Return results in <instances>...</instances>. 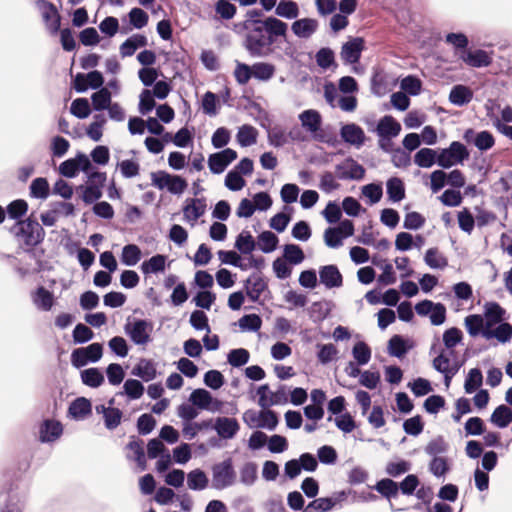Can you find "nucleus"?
I'll use <instances>...</instances> for the list:
<instances>
[{
	"label": "nucleus",
	"instance_id": "nucleus-19",
	"mask_svg": "<svg viewBox=\"0 0 512 512\" xmlns=\"http://www.w3.org/2000/svg\"><path fill=\"white\" fill-rule=\"evenodd\" d=\"M483 337L487 340L495 338L502 344L508 343L512 339V325L508 322H503L496 327L485 329Z\"/></svg>",
	"mask_w": 512,
	"mask_h": 512
},
{
	"label": "nucleus",
	"instance_id": "nucleus-23",
	"mask_svg": "<svg viewBox=\"0 0 512 512\" xmlns=\"http://www.w3.org/2000/svg\"><path fill=\"white\" fill-rule=\"evenodd\" d=\"M34 304L43 311H50L54 305V295L44 286H39L33 295Z\"/></svg>",
	"mask_w": 512,
	"mask_h": 512
},
{
	"label": "nucleus",
	"instance_id": "nucleus-11",
	"mask_svg": "<svg viewBox=\"0 0 512 512\" xmlns=\"http://www.w3.org/2000/svg\"><path fill=\"white\" fill-rule=\"evenodd\" d=\"M364 49V40L360 37L351 38L342 45L340 56L344 63L355 64L359 61Z\"/></svg>",
	"mask_w": 512,
	"mask_h": 512
},
{
	"label": "nucleus",
	"instance_id": "nucleus-4",
	"mask_svg": "<svg viewBox=\"0 0 512 512\" xmlns=\"http://www.w3.org/2000/svg\"><path fill=\"white\" fill-rule=\"evenodd\" d=\"M103 356V345L98 342L89 344L86 347L76 348L71 353V364L79 369L88 363H96Z\"/></svg>",
	"mask_w": 512,
	"mask_h": 512
},
{
	"label": "nucleus",
	"instance_id": "nucleus-28",
	"mask_svg": "<svg viewBox=\"0 0 512 512\" xmlns=\"http://www.w3.org/2000/svg\"><path fill=\"white\" fill-rule=\"evenodd\" d=\"M464 325L470 336L476 337L479 334L483 336L486 329V323L482 315L472 314L464 319Z\"/></svg>",
	"mask_w": 512,
	"mask_h": 512
},
{
	"label": "nucleus",
	"instance_id": "nucleus-49",
	"mask_svg": "<svg viewBox=\"0 0 512 512\" xmlns=\"http://www.w3.org/2000/svg\"><path fill=\"white\" fill-rule=\"evenodd\" d=\"M260 422L255 423V428H266L274 430L278 424V418L274 411L264 408L257 416Z\"/></svg>",
	"mask_w": 512,
	"mask_h": 512
},
{
	"label": "nucleus",
	"instance_id": "nucleus-12",
	"mask_svg": "<svg viewBox=\"0 0 512 512\" xmlns=\"http://www.w3.org/2000/svg\"><path fill=\"white\" fill-rule=\"evenodd\" d=\"M463 138L468 143H473L480 151H486L493 147L495 140L488 131L476 133L473 129H467Z\"/></svg>",
	"mask_w": 512,
	"mask_h": 512
},
{
	"label": "nucleus",
	"instance_id": "nucleus-31",
	"mask_svg": "<svg viewBox=\"0 0 512 512\" xmlns=\"http://www.w3.org/2000/svg\"><path fill=\"white\" fill-rule=\"evenodd\" d=\"M206 209V203L204 199L193 198L190 199V203L185 205L183 208L184 215L189 220H198Z\"/></svg>",
	"mask_w": 512,
	"mask_h": 512
},
{
	"label": "nucleus",
	"instance_id": "nucleus-10",
	"mask_svg": "<svg viewBox=\"0 0 512 512\" xmlns=\"http://www.w3.org/2000/svg\"><path fill=\"white\" fill-rule=\"evenodd\" d=\"M459 58L466 65L473 68L488 67L493 61V51L488 52L483 49H468L459 53Z\"/></svg>",
	"mask_w": 512,
	"mask_h": 512
},
{
	"label": "nucleus",
	"instance_id": "nucleus-7",
	"mask_svg": "<svg viewBox=\"0 0 512 512\" xmlns=\"http://www.w3.org/2000/svg\"><path fill=\"white\" fill-rule=\"evenodd\" d=\"M289 390L285 385L278 387L276 391H271L267 384L261 385L257 389L259 396L258 404L262 408H267L274 405H282L288 402Z\"/></svg>",
	"mask_w": 512,
	"mask_h": 512
},
{
	"label": "nucleus",
	"instance_id": "nucleus-3",
	"mask_svg": "<svg viewBox=\"0 0 512 512\" xmlns=\"http://www.w3.org/2000/svg\"><path fill=\"white\" fill-rule=\"evenodd\" d=\"M9 231L15 237L22 238L25 245L32 247L41 244L45 238L43 227L38 223L37 219L32 216L25 220L17 221Z\"/></svg>",
	"mask_w": 512,
	"mask_h": 512
},
{
	"label": "nucleus",
	"instance_id": "nucleus-37",
	"mask_svg": "<svg viewBox=\"0 0 512 512\" xmlns=\"http://www.w3.org/2000/svg\"><path fill=\"white\" fill-rule=\"evenodd\" d=\"M141 249L136 244H127L122 248L121 262L126 266H135L141 259Z\"/></svg>",
	"mask_w": 512,
	"mask_h": 512
},
{
	"label": "nucleus",
	"instance_id": "nucleus-32",
	"mask_svg": "<svg viewBox=\"0 0 512 512\" xmlns=\"http://www.w3.org/2000/svg\"><path fill=\"white\" fill-rule=\"evenodd\" d=\"M92 108L95 111H103L111 104L112 95L108 88H101L91 95Z\"/></svg>",
	"mask_w": 512,
	"mask_h": 512
},
{
	"label": "nucleus",
	"instance_id": "nucleus-56",
	"mask_svg": "<svg viewBox=\"0 0 512 512\" xmlns=\"http://www.w3.org/2000/svg\"><path fill=\"white\" fill-rule=\"evenodd\" d=\"M108 382L117 386L120 385L125 378V371L119 363H110L106 368Z\"/></svg>",
	"mask_w": 512,
	"mask_h": 512
},
{
	"label": "nucleus",
	"instance_id": "nucleus-44",
	"mask_svg": "<svg viewBox=\"0 0 512 512\" xmlns=\"http://www.w3.org/2000/svg\"><path fill=\"white\" fill-rule=\"evenodd\" d=\"M126 447L134 453V460L137 462L138 466L142 469H145L146 457L143 448V441L139 438H136L135 436H132Z\"/></svg>",
	"mask_w": 512,
	"mask_h": 512
},
{
	"label": "nucleus",
	"instance_id": "nucleus-59",
	"mask_svg": "<svg viewBox=\"0 0 512 512\" xmlns=\"http://www.w3.org/2000/svg\"><path fill=\"white\" fill-rule=\"evenodd\" d=\"M50 148L53 157L61 158L68 152L70 142L66 138L57 135L51 139Z\"/></svg>",
	"mask_w": 512,
	"mask_h": 512
},
{
	"label": "nucleus",
	"instance_id": "nucleus-53",
	"mask_svg": "<svg viewBox=\"0 0 512 512\" xmlns=\"http://www.w3.org/2000/svg\"><path fill=\"white\" fill-rule=\"evenodd\" d=\"M28 211V204L23 199H17L10 202L6 208L9 218L20 221Z\"/></svg>",
	"mask_w": 512,
	"mask_h": 512
},
{
	"label": "nucleus",
	"instance_id": "nucleus-1",
	"mask_svg": "<svg viewBox=\"0 0 512 512\" xmlns=\"http://www.w3.org/2000/svg\"><path fill=\"white\" fill-rule=\"evenodd\" d=\"M243 27L248 31L245 47L253 56L267 55L275 37L285 36L288 29L285 22L272 16L264 20L247 19Z\"/></svg>",
	"mask_w": 512,
	"mask_h": 512
},
{
	"label": "nucleus",
	"instance_id": "nucleus-17",
	"mask_svg": "<svg viewBox=\"0 0 512 512\" xmlns=\"http://www.w3.org/2000/svg\"><path fill=\"white\" fill-rule=\"evenodd\" d=\"M131 374L145 382L152 381L157 376L156 365L151 359L141 358L133 367Z\"/></svg>",
	"mask_w": 512,
	"mask_h": 512
},
{
	"label": "nucleus",
	"instance_id": "nucleus-63",
	"mask_svg": "<svg viewBox=\"0 0 512 512\" xmlns=\"http://www.w3.org/2000/svg\"><path fill=\"white\" fill-rule=\"evenodd\" d=\"M250 358L249 352L244 348L233 349L228 353L227 359L233 367H241L248 363Z\"/></svg>",
	"mask_w": 512,
	"mask_h": 512
},
{
	"label": "nucleus",
	"instance_id": "nucleus-61",
	"mask_svg": "<svg viewBox=\"0 0 512 512\" xmlns=\"http://www.w3.org/2000/svg\"><path fill=\"white\" fill-rule=\"evenodd\" d=\"M128 16H129L130 24L136 29H141L148 24L149 16L141 8H138V7L132 8L130 10Z\"/></svg>",
	"mask_w": 512,
	"mask_h": 512
},
{
	"label": "nucleus",
	"instance_id": "nucleus-5",
	"mask_svg": "<svg viewBox=\"0 0 512 512\" xmlns=\"http://www.w3.org/2000/svg\"><path fill=\"white\" fill-rule=\"evenodd\" d=\"M469 157V152L464 144L453 141L448 148L442 149L438 154L437 164L442 168H450L462 164Z\"/></svg>",
	"mask_w": 512,
	"mask_h": 512
},
{
	"label": "nucleus",
	"instance_id": "nucleus-30",
	"mask_svg": "<svg viewBox=\"0 0 512 512\" xmlns=\"http://www.w3.org/2000/svg\"><path fill=\"white\" fill-rule=\"evenodd\" d=\"M29 190L32 198L45 200L50 194L49 182L44 177H37L32 180Z\"/></svg>",
	"mask_w": 512,
	"mask_h": 512
},
{
	"label": "nucleus",
	"instance_id": "nucleus-25",
	"mask_svg": "<svg viewBox=\"0 0 512 512\" xmlns=\"http://www.w3.org/2000/svg\"><path fill=\"white\" fill-rule=\"evenodd\" d=\"M80 376L82 383L91 388H98L105 381L103 373L96 367L82 370Z\"/></svg>",
	"mask_w": 512,
	"mask_h": 512
},
{
	"label": "nucleus",
	"instance_id": "nucleus-21",
	"mask_svg": "<svg viewBox=\"0 0 512 512\" xmlns=\"http://www.w3.org/2000/svg\"><path fill=\"white\" fill-rule=\"evenodd\" d=\"M148 43L147 37L143 34H134L128 37L120 46L122 57L132 56L137 49L145 47Z\"/></svg>",
	"mask_w": 512,
	"mask_h": 512
},
{
	"label": "nucleus",
	"instance_id": "nucleus-52",
	"mask_svg": "<svg viewBox=\"0 0 512 512\" xmlns=\"http://www.w3.org/2000/svg\"><path fill=\"white\" fill-rule=\"evenodd\" d=\"M373 264L377 265L382 270V273L378 278L380 283L384 285H390L396 282V275L391 263L387 262L386 260H382L380 262L373 260Z\"/></svg>",
	"mask_w": 512,
	"mask_h": 512
},
{
	"label": "nucleus",
	"instance_id": "nucleus-47",
	"mask_svg": "<svg viewBox=\"0 0 512 512\" xmlns=\"http://www.w3.org/2000/svg\"><path fill=\"white\" fill-rule=\"evenodd\" d=\"M407 341L399 335H394L388 342V352L391 356L401 358L409 350Z\"/></svg>",
	"mask_w": 512,
	"mask_h": 512
},
{
	"label": "nucleus",
	"instance_id": "nucleus-48",
	"mask_svg": "<svg viewBox=\"0 0 512 512\" xmlns=\"http://www.w3.org/2000/svg\"><path fill=\"white\" fill-rule=\"evenodd\" d=\"M483 382V375L480 369H471L465 379L464 390L467 394L475 392Z\"/></svg>",
	"mask_w": 512,
	"mask_h": 512
},
{
	"label": "nucleus",
	"instance_id": "nucleus-16",
	"mask_svg": "<svg viewBox=\"0 0 512 512\" xmlns=\"http://www.w3.org/2000/svg\"><path fill=\"white\" fill-rule=\"evenodd\" d=\"M376 130L381 139L390 141L391 138L399 135L401 125L392 116H384L380 119Z\"/></svg>",
	"mask_w": 512,
	"mask_h": 512
},
{
	"label": "nucleus",
	"instance_id": "nucleus-55",
	"mask_svg": "<svg viewBox=\"0 0 512 512\" xmlns=\"http://www.w3.org/2000/svg\"><path fill=\"white\" fill-rule=\"evenodd\" d=\"M156 107L155 97L149 89H144L139 96L138 110L140 114L147 115Z\"/></svg>",
	"mask_w": 512,
	"mask_h": 512
},
{
	"label": "nucleus",
	"instance_id": "nucleus-45",
	"mask_svg": "<svg viewBox=\"0 0 512 512\" xmlns=\"http://www.w3.org/2000/svg\"><path fill=\"white\" fill-rule=\"evenodd\" d=\"M283 258L292 265H298L304 261L305 255L298 245L287 244L283 249Z\"/></svg>",
	"mask_w": 512,
	"mask_h": 512
},
{
	"label": "nucleus",
	"instance_id": "nucleus-41",
	"mask_svg": "<svg viewBox=\"0 0 512 512\" xmlns=\"http://www.w3.org/2000/svg\"><path fill=\"white\" fill-rule=\"evenodd\" d=\"M266 288L267 284L260 276H252L247 280V294L253 301L258 300Z\"/></svg>",
	"mask_w": 512,
	"mask_h": 512
},
{
	"label": "nucleus",
	"instance_id": "nucleus-50",
	"mask_svg": "<svg viewBox=\"0 0 512 512\" xmlns=\"http://www.w3.org/2000/svg\"><path fill=\"white\" fill-rule=\"evenodd\" d=\"M352 355L358 365H366L371 359V349L365 342L359 341L354 345Z\"/></svg>",
	"mask_w": 512,
	"mask_h": 512
},
{
	"label": "nucleus",
	"instance_id": "nucleus-60",
	"mask_svg": "<svg viewBox=\"0 0 512 512\" xmlns=\"http://www.w3.org/2000/svg\"><path fill=\"white\" fill-rule=\"evenodd\" d=\"M108 346L110 350L118 357L124 358L129 353L128 343L122 336L112 337L108 342Z\"/></svg>",
	"mask_w": 512,
	"mask_h": 512
},
{
	"label": "nucleus",
	"instance_id": "nucleus-35",
	"mask_svg": "<svg viewBox=\"0 0 512 512\" xmlns=\"http://www.w3.org/2000/svg\"><path fill=\"white\" fill-rule=\"evenodd\" d=\"M275 13L282 18L295 19L298 17L300 10L296 2L292 0H280L276 6Z\"/></svg>",
	"mask_w": 512,
	"mask_h": 512
},
{
	"label": "nucleus",
	"instance_id": "nucleus-18",
	"mask_svg": "<svg viewBox=\"0 0 512 512\" xmlns=\"http://www.w3.org/2000/svg\"><path fill=\"white\" fill-rule=\"evenodd\" d=\"M505 310L496 302L486 303L484 306V321L486 329H490L500 323H503Z\"/></svg>",
	"mask_w": 512,
	"mask_h": 512
},
{
	"label": "nucleus",
	"instance_id": "nucleus-15",
	"mask_svg": "<svg viewBox=\"0 0 512 512\" xmlns=\"http://www.w3.org/2000/svg\"><path fill=\"white\" fill-rule=\"evenodd\" d=\"M320 282L328 289L342 286L343 278L335 265L322 266L319 270Z\"/></svg>",
	"mask_w": 512,
	"mask_h": 512
},
{
	"label": "nucleus",
	"instance_id": "nucleus-40",
	"mask_svg": "<svg viewBox=\"0 0 512 512\" xmlns=\"http://www.w3.org/2000/svg\"><path fill=\"white\" fill-rule=\"evenodd\" d=\"M387 194L391 201L399 202L405 197V188L401 179L397 177L390 178L387 181Z\"/></svg>",
	"mask_w": 512,
	"mask_h": 512
},
{
	"label": "nucleus",
	"instance_id": "nucleus-29",
	"mask_svg": "<svg viewBox=\"0 0 512 512\" xmlns=\"http://www.w3.org/2000/svg\"><path fill=\"white\" fill-rule=\"evenodd\" d=\"M490 421L498 428H505L512 422V410L506 405H500L493 411Z\"/></svg>",
	"mask_w": 512,
	"mask_h": 512
},
{
	"label": "nucleus",
	"instance_id": "nucleus-58",
	"mask_svg": "<svg viewBox=\"0 0 512 512\" xmlns=\"http://www.w3.org/2000/svg\"><path fill=\"white\" fill-rule=\"evenodd\" d=\"M136 426L138 433L145 436L154 430L156 420L151 414L144 413L138 417Z\"/></svg>",
	"mask_w": 512,
	"mask_h": 512
},
{
	"label": "nucleus",
	"instance_id": "nucleus-43",
	"mask_svg": "<svg viewBox=\"0 0 512 512\" xmlns=\"http://www.w3.org/2000/svg\"><path fill=\"white\" fill-rule=\"evenodd\" d=\"M91 106L87 98H76L70 106V113L78 119H85L91 114Z\"/></svg>",
	"mask_w": 512,
	"mask_h": 512
},
{
	"label": "nucleus",
	"instance_id": "nucleus-27",
	"mask_svg": "<svg viewBox=\"0 0 512 512\" xmlns=\"http://www.w3.org/2000/svg\"><path fill=\"white\" fill-rule=\"evenodd\" d=\"M166 256L163 254H156L141 264V271L145 274L159 273L165 270Z\"/></svg>",
	"mask_w": 512,
	"mask_h": 512
},
{
	"label": "nucleus",
	"instance_id": "nucleus-9",
	"mask_svg": "<svg viewBox=\"0 0 512 512\" xmlns=\"http://www.w3.org/2000/svg\"><path fill=\"white\" fill-rule=\"evenodd\" d=\"M336 177L341 180H361L365 169L352 158H346L335 166Z\"/></svg>",
	"mask_w": 512,
	"mask_h": 512
},
{
	"label": "nucleus",
	"instance_id": "nucleus-24",
	"mask_svg": "<svg viewBox=\"0 0 512 512\" xmlns=\"http://www.w3.org/2000/svg\"><path fill=\"white\" fill-rule=\"evenodd\" d=\"M145 387L140 380L127 379L123 384V390L119 391L117 395H125L129 400H137L144 394Z\"/></svg>",
	"mask_w": 512,
	"mask_h": 512
},
{
	"label": "nucleus",
	"instance_id": "nucleus-20",
	"mask_svg": "<svg viewBox=\"0 0 512 512\" xmlns=\"http://www.w3.org/2000/svg\"><path fill=\"white\" fill-rule=\"evenodd\" d=\"M341 137L345 142L360 147L364 143L365 133L358 125L347 124L341 128Z\"/></svg>",
	"mask_w": 512,
	"mask_h": 512
},
{
	"label": "nucleus",
	"instance_id": "nucleus-14",
	"mask_svg": "<svg viewBox=\"0 0 512 512\" xmlns=\"http://www.w3.org/2000/svg\"><path fill=\"white\" fill-rule=\"evenodd\" d=\"M63 433V426L59 421L46 419L39 428V440L42 443L54 442Z\"/></svg>",
	"mask_w": 512,
	"mask_h": 512
},
{
	"label": "nucleus",
	"instance_id": "nucleus-26",
	"mask_svg": "<svg viewBox=\"0 0 512 512\" xmlns=\"http://www.w3.org/2000/svg\"><path fill=\"white\" fill-rule=\"evenodd\" d=\"M473 98V92L464 85H456L452 88L449 94V100L456 106H463L468 104Z\"/></svg>",
	"mask_w": 512,
	"mask_h": 512
},
{
	"label": "nucleus",
	"instance_id": "nucleus-51",
	"mask_svg": "<svg viewBox=\"0 0 512 512\" xmlns=\"http://www.w3.org/2000/svg\"><path fill=\"white\" fill-rule=\"evenodd\" d=\"M375 490L389 499L398 495L399 487L395 481L385 478L377 482Z\"/></svg>",
	"mask_w": 512,
	"mask_h": 512
},
{
	"label": "nucleus",
	"instance_id": "nucleus-2",
	"mask_svg": "<svg viewBox=\"0 0 512 512\" xmlns=\"http://www.w3.org/2000/svg\"><path fill=\"white\" fill-rule=\"evenodd\" d=\"M298 119L302 129L310 135L312 140L330 146H334L337 143L336 135L322 128V116L317 110H304L298 115Z\"/></svg>",
	"mask_w": 512,
	"mask_h": 512
},
{
	"label": "nucleus",
	"instance_id": "nucleus-54",
	"mask_svg": "<svg viewBox=\"0 0 512 512\" xmlns=\"http://www.w3.org/2000/svg\"><path fill=\"white\" fill-rule=\"evenodd\" d=\"M445 42L455 49L456 54H458L459 51L462 53L468 50L469 40L464 33H448L445 36Z\"/></svg>",
	"mask_w": 512,
	"mask_h": 512
},
{
	"label": "nucleus",
	"instance_id": "nucleus-33",
	"mask_svg": "<svg viewBox=\"0 0 512 512\" xmlns=\"http://www.w3.org/2000/svg\"><path fill=\"white\" fill-rule=\"evenodd\" d=\"M252 77L259 81H269L275 74V66L266 62H257L252 66Z\"/></svg>",
	"mask_w": 512,
	"mask_h": 512
},
{
	"label": "nucleus",
	"instance_id": "nucleus-36",
	"mask_svg": "<svg viewBox=\"0 0 512 512\" xmlns=\"http://www.w3.org/2000/svg\"><path fill=\"white\" fill-rule=\"evenodd\" d=\"M102 188L96 183H88V185H80L77 190L82 191L81 199L85 204H93L102 197Z\"/></svg>",
	"mask_w": 512,
	"mask_h": 512
},
{
	"label": "nucleus",
	"instance_id": "nucleus-64",
	"mask_svg": "<svg viewBox=\"0 0 512 512\" xmlns=\"http://www.w3.org/2000/svg\"><path fill=\"white\" fill-rule=\"evenodd\" d=\"M204 384L213 390H218L224 385V375L218 370H209L204 374Z\"/></svg>",
	"mask_w": 512,
	"mask_h": 512
},
{
	"label": "nucleus",
	"instance_id": "nucleus-13",
	"mask_svg": "<svg viewBox=\"0 0 512 512\" xmlns=\"http://www.w3.org/2000/svg\"><path fill=\"white\" fill-rule=\"evenodd\" d=\"M319 22L314 18H301L291 25L294 35L301 39L311 38L318 30Z\"/></svg>",
	"mask_w": 512,
	"mask_h": 512
},
{
	"label": "nucleus",
	"instance_id": "nucleus-38",
	"mask_svg": "<svg viewBox=\"0 0 512 512\" xmlns=\"http://www.w3.org/2000/svg\"><path fill=\"white\" fill-rule=\"evenodd\" d=\"M187 485L191 490L201 491L207 487L208 478L201 469H194L187 475Z\"/></svg>",
	"mask_w": 512,
	"mask_h": 512
},
{
	"label": "nucleus",
	"instance_id": "nucleus-22",
	"mask_svg": "<svg viewBox=\"0 0 512 512\" xmlns=\"http://www.w3.org/2000/svg\"><path fill=\"white\" fill-rule=\"evenodd\" d=\"M68 412L74 419H83L92 412L91 402L85 397H78L70 403Z\"/></svg>",
	"mask_w": 512,
	"mask_h": 512
},
{
	"label": "nucleus",
	"instance_id": "nucleus-8",
	"mask_svg": "<svg viewBox=\"0 0 512 512\" xmlns=\"http://www.w3.org/2000/svg\"><path fill=\"white\" fill-rule=\"evenodd\" d=\"M189 401L198 409L211 412L220 411L223 405L222 401L213 398L212 394L204 388L194 389L189 396Z\"/></svg>",
	"mask_w": 512,
	"mask_h": 512
},
{
	"label": "nucleus",
	"instance_id": "nucleus-62",
	"mask_svg": "<svg viewBox=\"0 0 512 512\" xmlns=\"http://www.w3.org/2000/svg\"><path fill=\"white\" fill-rule=\"evenodd\" d=\"M335 505L331 498H318L310 502L303 512H327Z\"/></svg>",
	"mask_w": 512,
	"mask_h": 512
},
{
	"label": "nucleus",
	"instance_id": "nucleus-39",
	"mask_svg": "<svg viewBox=\"0 0 512 512\" xmlns=\"http://www.w3.org/2000/svg\"><path fill=\"white\" fill-rule=\"evenodd\" d=\"M424 262L432 269H444L448 265L446 257L437 248H430L426 251Z\"/></svg>",
	"mask_w": 512,
	"mask_h": 512
},
{
	"label": "nucleus",
	"instance_id": "nucleus-57",
	"mask_svg": "<svg viewBox=\"0 0 512 512\" xmlns=\"http://www.w3.org/2000/svg\"><path fill=\"white\" fill-rule=\"evenodd\" d=\"M73 341L76 344H85L94 337V332L85 324L78 323L72 332Z\"/></svg>",
	"mask_w": 512,
	"mask_h": 512
},
{
	"label": "nucleus",
	"instance_id": "nucleus-34",
	"mask_svg": "<svg viewBox=\"0 0 512 512\" xmlns=\"http://www.w3.org/2000/svg\"><path fill=\"white\" fill-rule=\"evenodd\" d=\"M438 154L430 148H422L414 155V162L422 168H430L437 162Z\"/></svg>",
	"mask_w": 512,
	"mask_h": 512
},
{
	"label": "nucleus",
	"instance_id": "nucleus-6",
	"mask_svg": "<svg viewBox=\"0 0 512 512\" xmlns=\"http://www.w3.org/2000/svg\"><path fill=\"white\" fill-rule=\"evenodd\" d=\"M153 323L146 319H134L124 325V332L135 345H145L151 341Z\"/></svg>",
	"mask_w": 512,
	"mask_h": 512
},
{
	"label": "nucleus",
	"instance_id": "nucleus-42",
	"mask_svg": "<svg viewBox=\"0 0 512 512\" xmlns=\"http://www.w3.org/2000/svg\"><path fill=\"white\" fill-rule=\"evenodd\" d=\"M258 131L250 125H243L237 133V141L242 147H248L256 143Z\"/></svg>",
	"mask_w": 512,
	"mask_h": 512
},
{
	"label": "nucleus",
	"instance_id": "nucleus-46",
	"mask_svg": "<svg viewBox=\"0 0 512 512\" xmlns=\"http://www.w3.org/2000/svg\"><path fill=\"white\" fill-rule=\"evenodd\" d=\"M278 241V237L274 233L264 231L258 236L257 245L262 252L271 253L276 249Z\"/></svg>",
	"mask_w": 512,
	"mask_h": 512
}]
</instances>
